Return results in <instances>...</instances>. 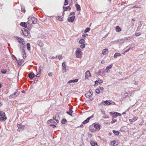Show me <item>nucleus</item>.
Returning a JSON list of instances; mask_svg holds the SVG:
<instances>
[{
    "instance_id": "1",
    "label": "nucleus",
    "mask_w": 146,
    "mask_h": 146,
    "mask_svg": "<svg viewBox=\"0 0 146 146\" xmlns=\"http://www.w3.org/2000/svg\"><path fill=\"white\" fill-rule=\"evenodd\" d=\"M37 21V19L33 17H30L28 18V23L30 25L36 24Z\"/></svg>"
},
{
    "instance_id": "2",
    "label": "nucleus",
    "mask_w": 146,
    "mask_h": 146,
    "mask_svg": "<svg viewBox=\"0 0 146 146\" xmlns=\"http://www.w3.org/2000/svg\"><path fill=\"white\" fill-rule=\"evenodd\" d=\"M82 52L81 49L80 48H78L76 50V57L78 58H80L82 55Z\"/></svg>"
},
{
    "instance_id": "3",
    "label": "nucleus",
    "mask_w": 146,
    "mask_h": 146,
    "mask_svg": "<svg viewBox=\"0 0 146 146\" xmlns=\"http://www.w3.org/2000/svg\"><path fill=\"white\" fill-rule=\"evenodd\" d=\"M17 39L20 44L25 46V43L24 42V40L23 38L19 37H17Z\"/></svg>"
},
{
    "instance_id": "4",
    "label": "nucleus",
    "mask_w": 146,
    "mask_h": 146,
    "mask_svg": "<svg viewBox=\"0 0 146 146\" xmlns=\"http://www.w3.org/2000/svg\"><path fill=\"white\" fill-rule=\"evenodd\" d=\"M110 113L111 114L113 115V116L115 117H116L117 116H121V113L117 112H110Z\"/></svg>"
},
{
    "instance_id": "5",
    "label": "nucleus",
    "mask_w": 146,
    "mask_h": 146,
    "mask_svg": "<svg viewBox=\"0 0 146 146\" xmlns=\"http://www.w3.org/2000/svg\"><path fill=\"white\" fill-rule=\"evenodd\" d=\"M101 104H103L104 105H105V104L107 105H109L111 104L110 102L108 101H102Z\"/></svg>"
},
{
    "instance_id": "6",
    "label": "nucleus",
    "mask_w": 146,
    "mask_h": 146,
    "mask_svg": "<svg viewBox=\"0 0 146 146\" xmlns=\"http://www.w3.org/2000/svg\"><path fill=\"white\" fill-rule=\"evenodd\" d=\"M30 79H32L35 76V74L32 72L30 73L28 75Z\"/></svg>"
},
{
    "instance_id": "7",
    "label": "nucleus",
    "mask_w": 146,
    "mask_h": 146,
    "mask_svg": "<svg viewBox=\"0 0 146 146\" xmlns=\"http://www.w3.org/2000/svg\"><path fill=\"white\" fill-rule=\"evenodd\" d=\"M113 66V64H111L109 66H107L106 69V71L107 73L109 72V70L111 69Z\"/></svg>"
},
{
    "instance_id": "8",
    "label": "nucleus",
    "mask_w": 146,
    "mask_h": 146,
    "mask_svg": "<svg viewBox=\"0 0 146 146\" xmlns=\"http://www.w3.org/2000/svg\"><path fill=\"white\" fill-rule=\"evenodd\" d=\"M75 17V16L70 17L69 19H68V21L71 23L73 22L74 21V19Z\"/></svg>"
},
{
    "instance_id": "9",
    "label": "nucleus",
    "mask_w": 146,
    "mask_h": 146,
    "mask_svg": "<svg viewBox=\"0 0 146 146\" xmlns=\"http://www.w3.org/2000/svg\"><path fill=\"white\" fill-rule=\"evenodd\" d=\"M93 94V93H91V92L89 91L86 94H85V96L86 97H90Z\"/></svg>"
},
{
    "instance_id": "10",
    "label": "nucleus",
    "mask_w": 146,
    "mask_h": 146,
    "mask_svg": "<svg viewBox=\"0 0 146 146\" xmlns=\"http://www.w3.org/2000/svg\"><path fill=\"white\" fill-rule=\"evenodd\" d=\"M37 43L40 47H42L44 45L43 43L41 40H38L37 42Z\"/></svg>"
},
{
    "instance_id": "11",
    "label": "nucleus",
    "mask_w": 146,
    "mask_h": 146,
    "mask_svg": "<svg viewBox=\"0 0 146 146\" xmlns=\"http://www.w3.org/2000/svg\"><path fill=\"white\" fill-rule=\"evenodd\" d=\"M62 69L64 70V72H66V64H65V62H64L62 64Z\"/></svg>"
},
{
    "instance_id": "12",
    "label": "nucleus",
    "mask_w": 146,
    "mask_h": 146,
    "mask_svg": "<svg viewBox=\"0 0 146 146\" xmlns=\"http://www.w3.org/2000/svg\"><path fill=\"white\" fill-rule=\"evenodd\" d=\"M90 143L92 146H98L97 143L96 142L91 141Z\"/></svg>"
},
{
    "instance_id": "13",
    "label": "nucleus",
    "mask_w": 146,
    "mask_h": 146,
    "mask_svg": "<svg viewBox=\"0 0 146 146\" xmlns=\"http://www.w3.org/2000/svg\"><path fill=\"white\" fill-rule=\"evenodd\" d=\"M78 79H75V80H71L69 81L68 82V83L76 82H78Z\"/></svg>"
},
{
    "instance_id": "14",
    "label": "nucleus",
    "mask_w": 146,
    "mask_h": 146,
    "mask_svg": "<svg viewBox=\"0 0 146 146\" xmlns=\"http://www.w3.org/2000/svg\"><path fill=\"white\" fill-rule=\"evenodd\" d=\"M108 52V50L106 48L103 50L102 51V54H103L105 55L107 54Z\"/></svg>"
},
{
    "instance_id": "15",
    "label": "nucleus",
    "mask_w": 146,
    "mask_h": 146,
    "mask_svg": "<svg viewBox=\"0 0 146 146\" xmlns=\"http://www.w3.org/2000/svg\"><path fill=\"white\" fill-rule=\"evenodd\" d=\"M94 127H95L96 129H98V130H99L100 129V125L98 124H95L94 125Z\"/></svg>"
},
{
    "instance_id": "16",
    "label": "nucleus",
    "mask_w": 146,
    "mask_h": 146,
    "mask_svg": "<svg viewBox=\"0 0 146 146\" xmlns=\"http://www.w3.org/2000/svg\"><path fill=\"white\" fill-rule=\"evenodd\" d=\"M63 8L64 9V11H67L68 10H70L71 9V8L70 6H68L67 7H63Z\"/></svg>"
},
{
    "instance_id": "17",
    "label": "nucleus",
    "mask_w": 146,
    "mask_h": 146,
    "mask_svg": "<svg viewBox=\"0 0 146 146\" xmlns=\"http://www.w3.org/2000/svg\"><path fill=\"white\" fill-rule=\"evenodd\" d=\"M20 25L22 27H24L26 28L27 27V25L25 22H21V23Z\"/></svg>"
},
{
    "instance_id": "18",
    "label": "nucleus",
    "mask_w": 146,
    "mask_h": 146,
    "mask_svg": "<svg viewBox=\"0 0 146 146\" xmlns=\"http://www.w3.org/2000/svg\"><path fill=\"white\" fill-rule=\"evenodd\" d=\"M75 7L76 8V10L77 11H80L81 10L80 6L78 4H76Z\"/></svg>"
},
{
    "instance_id": "19",
    "label": "nucleus",
    "mask_w": 146,
    "mask_h": 146,
    "mask_svg": "<svg viewBox=\"0 0 146 146\" xmlns=\"http://www.w3.org/2000/svg\"><path fill=\"white\" fill-rule=\"evenodd\" d=\"M73 111L72 110H71L70 109H69V111H67L66 112V113L70 115V116H72V113L73 112Z\"/></svg>"
},
{
    "instance_id": "20",
    "label": "nucleus",
    "mask_w": 146,
    "mask_h": 146,
    "mask_svg": "<svg viewBox=\"0 0 146 146\" xmlns=\"http://www.w3.org/2000/svg\"><path fill=\"white\" fill-rule=\"evenodd\" d=\"M115 30L116 32H119L121 31V29L119 26H117L115 28Z\"/></svg>"
},
{
    "instance_id": "21",
    "label": "nucleus",
    "mask_w": 146,
    "mask_h": 146,
    "mask_svg": "<svg viewBox=\"0 0 146 146\" xmlns=\"http://www.w3.org/2000/svg\"><path fill=\"white\" fill-rule=\"evenodd\" d=\"M5 113L3 111H0V116L1 117H6Z\"/></svg>"
},
{
    "instance_id": "22",
    "label": "nucleus",
    "mask_w": 146,
    "mask_h": 146,
    "mask_svg": "<svg viewBox=\"0 0 146 146\" xmlns=\"http://www.w3.org/2000/svg\"><path fill=\"white\" fill-rule=\"evenodd\" d=\"M7 119L6 117H0V121H5Z\"/></svg>"
},
{
    "instance_id": "23",
    "label": "nucleus",
    "mask_w": 146,
    "mask_h": 146,
    "mask_svg": "<svg viewBox=\"0 0 146 146\" xmlns=\"http://www.w3.org/2000/svg\"><path fill=\"white\" fill-rule=\"evenodd\" d=\"M85 75H86V76H88H88H91V74H90V72L88 70L87 71L86 73H85Z\"/></svg>"
},
{
    "instance_id": "24",
    "label": "nucleus",
    "mask_w": 146,
    "mask_h": 146,
    "mask_svg": "<svg viewBox=\"0 0 146 146\" xmlns=\"http://www.w3.org/2000/svg\"><path fill=\"white\" fill-rule=\"evenodd\" d=\"M121 55V54L119 53H116L114 55V57L115 58H116L117 56H119Z\"/></svg>"
},
{
    "instance_id": "25",
    "label": "nucleus",
    "mask_w": 146,
    "mask_h": 146,
    "mask_svg": "<svg viewBox=\"0 0 146 146\" xmlns=\"http://www.w3.org/2000/svg\"><path fill=\"white\" fill-rule=\"evenodd\" d=\"M41 68V66H40V67H39V72L36 76V77L37 78L38 77H39L40 76V71H41L40 68Z\"/></svg>"
},
{
    "instance_id": "26",
    "label": "nucleus",
    "mask_w": 146,
    "mask_h": 146,
    "mask_svg": "<svg viewBox=\"0 0 146 146\" xmlns=\"http://www.w3.org/2000/svg\"><path fill=\"white\" fill-rule=\"evenodd\" d=\"M90 120V118H87L86 120L84 121L82 123L84 124H85L89 122V120Z\"/></svg>"
},
{
    "instance_id": "27",
    "label": "nucleus",
    "mask_w": 146,
    "mask_h": 146,
    "mask_svg": "<svg viewBox=\"0 0 146 146\" xmlns=\"http://www.w3.org/2000/svg\"><path fill=\"white\" fill-rule=\"evenodd\" d=\"M85 42V40L82 38L80 39L79 41V43L81 44H84Z\"/></svg>"
},
{
    "instance_id": "28",
    "label": "nucleus",
    "mask_w": 146,
    "mask_h": 146,
    "mask_svg": "<svg viewBox=\"0 0 146 146\" xmlns=\"http://www.w3.org/2000/svg\"><path fill=\"white\" fill-rule=\"evenodd\" d=\"M111 143L112 144H113V145L115 146H117L118 144L117 143H116V142L115 141H112Z\"/></svg>"
},
{
    "instance_id": "29",
    "label": "nucleus",
    "mask_w": 146,
    "mask_h": 146,
    "mask_svg": "<svg viewBox=\"0 0 146 146\" xmlns=\"http://www.w3.org/2000/svg\"><path fill=\"white\" fill-rule=\"evenodd\" d=\"M27 50H31L30 44L29 43H27Z\"/></svg>"
},
{
    "instance_id": "30",
    "label": "nucleus",
    "mask_w": 146,
    "mask_h": 146,
    "mask_svg": "<svg viewBox=\"0 0 146 146\" xmlns=\"http://www.w3.org/2000/svg\"><path fill=\"white\" fill-rule=\"evenodd\" d=\"M113 132L115 134V135H119V133L117 131L113 130Z\"/></svg>"
},
{
    "instance_id": "31",
    "label": "nucleus",
    "mask_w": 146,
    "mask_h": 146,
    "mask_svg": "<svg viewBox=\"0 0 146 146\" xmlns=\"http://www.w3.org/2000/svg\"><path fill=\"white\" fill-rule=\"evenodd\" d=\"M1 72L3 74H5L7 72V70L5 69L1 70Z\"/></svg>"
},
{
    "instance_id": "32",
    "label": "nucleus",
    "mask_w": 146,
    "mask_h": 146,
    "mask_svg": "<svg viewBox=\"0 0 146 146\" xmlns=\"http://www.w3.org/2000/svg\"><path fill=\"white\" fill-rule=\"evenodd\" d=\"M90 29L89 27L86 28L84 31V32L85 33L88 32L90 30Z\"/></svg>"
},
{
    "instance_id": "33",
    "label": "nucleus",
    "mask_w": 146,
    "mask_h": 146,
    "mask_svg": "<svg viewBox=\"0 0 146 146\" xmlns=\"http://www.w3.org/2000/svg\"><path fill=\"white\" fill-rule=\"evenodd\" d=\"M56 116H55L54 117H53V119H55L56 121V122L57 123H58V122H59L58 116V117H57V119H56Z\"/></svg>"
},
{
    "instance_id": "34",
    "label": "nucleus",
    "mask_w": 146,
    "mask_h": 146,
    "mask_svg": "<svg viewBox=\"0 0 146 146\" xmlns=\"http://www.w3.org/2000/svg\"><path fill=\"white\" fill-rule=\"evenodd\" d=\"M68 0H65V2L64 3V5L65 6H66L68 4Z\"/></svg>"
},
{
    "instance_id": "35",
    "label": "nucleus",
    "mask_w": 146,
    "mask_h": 146,
    "mask_svg": "<svg viewBox=\"0 0 146 146\" xmlns=\"http://www.w3.org/2000/svg\"><path fill=\"white\" fill-rule=\"evenodd\" d=\"M137 119V117H135L133 118L132 119H131V120L132 121L134 122L135 121H136Z\"/></svg>"
},
{
    "instance_id": "36",
    "label": "nucleus",
    "mask_w": 146,
    "mask_h": 146,
    "mask_svg": "<svg viewBox=\"0 0 146 146\" xmlns=\"http://www.w3.org/2000/svg\"><path fill=\"white\" fill-rule=\"evenodd\" d=\"M98 80L99 84H100L101 83H102L103 82V81L102 80H101V79L99 78H98Z\"/></svg>"
},
{
    "instance_id": "37",
    "label": "nucleus",
    "mask_w": 146,
    "mask_h": 146,
    "mask_svg": "<svg viewBox=\"0 0 146 146\" xmlns=\"http://www.w3.org/2000/svg\"><path fill=\"white\" fill-rule=\"evenodd\" d=\"M66 121H67L66 119H63L62 120L61 122L62 123L64 124Z\"/></svg>"
},
{
    "instance_id": "38",
    "label": "nucleus",
    "mask_w": 146,
    "mask_h": 146,
    "mask_svg": "<svg viewBox=\"0 0 146 146\" xmlns=\"http://www.w3.org/2000/svg\"><path fill=\"white\" fill-rule=\"evenodd\" d=\"M19 127H20V129L21 130H23L24 129V125H21V126H19Z\"/></svg>"
},
{
    "instance_id": "39",
    "label": "nucleus",
    "mask_w": 146,
    "mask_h": 146,
    "mask_svg": "<svg viewBox=\"0 0 146 146\" xmlns=\"http://www.w3.org/2000/svg\"><path fill=\"white\" fill-rule=\"evenodd\" d=\"M80 47L83 49L85 47V44H81L80 46Z\"/></svg>"
},
{
    "instance_id": "40",
    "label": "nucleus",
    "mask_w": 146,
    "mask_h": 146,
    "mask_svg": "<svg viewBox=\"0 0 146 146\" xmlns=\"http://www.w3.org/2000/svg\"><path fill=\"white\" fill-rule=\"evenodd\" d=\"M96 93L97 94H99L100 93V91L98 89H97L96 90Z\"/></svg>"
},
{
    "instance_id": "41",
    "label": "nucleus",
    "mask_w": 146,
    "mask_h": 146,
    "mask_svg": "<svg viewBox=\"0 0 146 146\" xmlns=\"http://www.w3.org/2000/svg\"><path fill=\"white\" fill-rule=\"evenodd\" d=\"M116 121V119H112V120L111 122V123H114Z\"/></svg>"
},
{
    "instance_id": "42",
    "label": "nucleus",
    "mask_w": 146,
    "mask_h": 146,
    "mask_svg": "<svg viewBox=\"0 0 146 146\" xmlns=\"http://www.w3.org/2000/svg\"><path fill=\"white\" fill-rule=\"evenodd\" d=\"M141 34L140 33H135V35L137 36H139Z\"/></svg>"
},
{
    "instance_id": "43",
    "label": "nucleus",
    "mask_w": 146,
    "mask_h": 146,
    "mask_svg": "<svg viewBox=\"0 0 146 146\" xmlns=\"http://www.w3.org/2000/svg\"><path fill=\"white\" fill-rule=\"evenodd\" d=\"M21 126V124H17V126L18 127V128L17 130L18 131H20L21 130L20 128V127H19V126Z\"/></svg>"
},
{
    "instance_id": "44",
    "label": "nucleus",
    "mask_w": 146,
    "mask_h": 146,
    "mask_svg": "<svg viewBox=\"0 0 146 146\" xmlns=\"http://www.w3.org/2000/svg\"><path fill=\"white\" fill-rule=\"evenodd\" d=\"M58 58L59 60L62 59V56L61 55H59L58 56Z\"/></svg>"
},
{
    "instance_id": "45",
    "label": "nucleus",
    "mask_w": 146,
    "mask_h": 146,
    "mask_svg": "<svg viewBox=\"0 0 146 146\" xmlns=\"http://www.w3.org/2000/svg\"><path fill=\"white\" fill-rule=\"evenodd\" d=\"M21 53L22 54V55L23 54H25L26 53V52H25V51L24 49H22L21 51Z\"/></svg>"
},
{
    "instance_id": "46",
    "label": "nucleus",
    "mask_w": 146,
    "mask_h": 146,
    "mask_svg": "<svg viewBox=\"0 0 146 146\" xmlns=\"http://www.w3.org/2000/svg\"><path fill=\"white\" fill-rule=\"evenodd\" d=\"M17 94V92H15L13 94H11L10 96V97H12V96H15L16 95V94Z\"/></svg>"
},
{
    "instance_id": "47",
    "label": "nucleus",
    "mask_w": 146,
    "mask_h": 146,
    "mask_svg": "<svg viewBox=\"0 0 146 146\" xmlns=\"http://www.w3.org/2000/svg\"><path fill=\"white\" fill-rule=\"evenodd\" d=\"M130 50V48H129L127 50H125L124 51V52L123 54H125V52H128Z\"/></svg>"
},
{
    "instance_id": "48",
    "label": "nucleus",
    "mask_w": 146,
    "mask_h": 146,
    "mask_svg": "<svg viewBox=\"0 0 146 146\" xmlns=\"http://www.w3.org/2000/svg\"><path fill=\"white\" fill-rule=\"evenodd\" d=\"M90 131L92 132H94L95 131V130L94 129H90Z\"/></svg>"
},
{
    "instance_id": "49",
    "label": "nucleus",
    "mask_w": 146,
    "mask_h": 146,
    "mask_svg": "<svg viewBox=\"0 0 146 146\" xmlns=\"http://www.w3.org/2000/svg\"><path fill=\"white\" fill-rule=\"evenodd\" d=\"M38 80V79L36 78L35 79L34 81V83H36Z\"/></svg>"
},
{
    "instance_id": "50",
    "label": "nucleus",
    "mask_w": 146,
    "mask_h": 146,
    "mask_svg": "<svg viewBox=\"0 0 146 146\" xmlns=\"http://www.w3.org/2000/svg\"><path fill=\"white\" fill-rule=\"evenodd\" d=\"M23 58H25L26 56V53L25 54H23Z\"/></svg>"
},
{
    "instance_id": "51",
    "label": "nucleus",
    "mask_w": 146,
    "mask_h": 146,
    "mask_svg": "<svg viewBox=\"0 0 146 146\" xmlns=\"http://www.w3.org/2000/svg\"><path fill=\"white\" fill-rule=\"evenodd\" d=\"M95 84L94 85V86H95V85H96V84H97V85H98V80L96 81L95 82Z\"/></svg>"
},
{
    "instance_id": "52",
    "label": "nucleus",
    "mask_w": 146,
    "mask_h": 146,
    "mask_svg": "<svg viewBox=\"0 0 146 146\" xmlns=\"http://www.w3.org/2000/svg\"><path fill=\"white\" fill-rule=\"evenodd\" d=\"M24 35L25 36H27L28 35V33L27 32V33H23Z\"/></svg>"
},
{
    "instance_id": "53",
    "label": "nucleus",
    "mask_w": 146,
    "mask_h": 146,
    "mask_svg": "<svg viewBox=\"0 0 146 146\" xmlns=\"http://www.w3.org/2000/svg\"><path fill=\"white\" fill-rule=\"evenodd\" d=\"M52 72H50L48 73V75L49 76H51L52 75Z\"/></svg>"
},
{
    "instance_id": "54",
    "label": "nucleus",
    "mask_w": 146,
    "mask_h": 146,
    "mask_svg": "<svg viewBox=\"0 0 146 146\" xmlns=\"http://www.w3.org/2000/svg\"><path fill=\"white\" fill-rule=\"evenodd\" d=\"M50 126H52L53 128H54L56 127V126L54 125V124L50 125Z\"/></svg>"
},
{
    "instance_id": "55",
    "label": "nucleus",
    "mask_w": 146,
    "mask_h": 146,
    "mask_svg": "<svg viewBox=\"0 0 146 146\" xmlns=\"http://www.w3.org/2000/svg\"><path fill=\"white\" fill-rule=\"evenodd\" d=\"M130 48V49L133 50V49L135 48V46L134 45L133 46L131 47L130 48Z\"/></svg>"
},
{
    "instance_id": "56",
    "label": "nucleus",
    "mask_w": 146,
    "mask_h": 146,
    "mask_svg": "<svg viewBox=\"0 0 146 146\" xmlns=\"http://www.w3.org/2000/svg\"><path fill=\"white\" fill-rule=\"evenodd\" d=\"M75 14V12H72V13H71L70 14V16H71V15H74Z\"/></svg>"
},
{
    "instance_id": "57",
    "label": "nucleus",
    "mask_w": 146,
    "mask_h": 146,
    "mask_svg": "<svg viewBox=\"0 0 146 146\" xmlns=\"http://www.w3.org/2000/svg\"><path fill=\"white\" fill-rule=\"evenodd\" d=\"M140 8V7H139V6H134L133 7V8Z\"/></svg>"
},
{
    "instance_id": "58",
    "label": "nucleus",
    "mask_w": 146,
    "mask_h": 146,
    "mask_svg": "<svg viewBox=\"0 0 146 146\" xmlns=\"http://www.w3.org/2000/svg\"><path fill=\"white\" fill-rule=\"evenodd\" d=\"M100 89L101 90H102L104 89V88L100 86Z\"/></svg>"
},
{
    "instance_id": "59",
    "label": "nucleus",
    "mask_w": 146,
    "mask_h": 146,
    "mask_svg": "<svg viewBox=\"0 0 146 146\" xmlns=\"http://www.w3.org/2000/svg\"><path fill=\"white\" fill-rule=\"evenodd\" d=\"M17 61L18 62V65H19L20 66L21 65V62H18V61L17 60Z\"/></svg>"
},
{
    "instance_id": "60",
    "label": "nucleus",
    "mask_w": 146,
    "mask_h": 146,
    "mask_svg": "<svg viewBox=\"0 0 146 146\" xmlns=\"http://www.w3.org/2000/svg\"><path fill=\"white\" fill-rule=\"evenodd\" d=\"M21 11L24 13H25V9H22Z\"/></svg>"
},
{
    "instance_id": "61",
    "label": "nucleus",
    "mask_w": 146,
    "mask_h": 146,
    "mask_svg": "<svg viewBox=\"0 0 146 146\" xmlns=\"http://www.w3.org/2000/svg\"><path fill=\"white\" fill-rule=\"evenodd\" d=\"M53 121V120L52 119H51L50 120H48V123H49L50 121Z\"/></svg>"
},
{
    "instance_id": "62",
    "label": "nucleus",
    "mask_w": 146,
    "mask_h": 146,
    "mask_svg": "<svg viewBox=\"0 0 146 146\" xmlns=\"http://www.w3.org/2000/svg\"><path fill=\"white\" fill-rule=\"evenodd\" d=\"M89 99L91 101H92L94 100V98H89Z\"/></svg>"
},
{
    "instance_id": "63",
    "label": "nucleus",
    "mask_w": 146,
    "mask_h": 146,
    "mask_svg": "<svg viewBox=\"0 0 146 146\" xmlns=\"http://www.w3.org/2000/svg\"><path fill=\"white\" fill-rule=\"evenodd\" d=\"M85 79H88V76H87L86 75H85Z\"/></svg>"
},
{
    "instance_id": "64",
    "label": "nucleus",
    "mask_w": 146,
    "mask_h": 146,
    "mask_svg": "<svg viewBox=\"0 0 146 146\" xmlns=\"http://www.w3.org/2000/svg\"><path fill=\"white\" fill-rule=\"evenodd\" d=\"M82 36H83V38H85V37L86 36V35L85 34H84V35H82Z\"/></svg>"
}]
</instances>
